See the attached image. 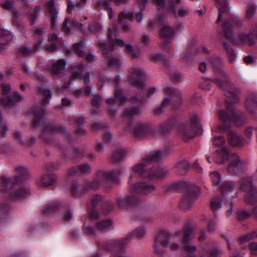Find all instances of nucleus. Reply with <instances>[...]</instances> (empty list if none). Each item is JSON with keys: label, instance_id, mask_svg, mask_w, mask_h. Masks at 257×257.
I'll use <instances>...</instances> for the list:
<instances>
[{"label": "nucleus", "instance_id": "20e7f679", "mask_svg": "<svg viewBox=\"0 0 257 257\" xmlns=\"http://www.w3.org/2000/svg\"><path fill=\"white\" fill-rule=\"evenodd\" d=\"M248 169L247 162L235 153L230 155L227 165V171L231 175H240L244 174Z\"/></svg>", "mask_w": 257, "mask_h": 257}, {"label": "nucleus", "instance_id": "ea45409f", "mask_svg": "<svg viewBox=\"0 0 257 257\" xmlns=\"http://www.w3.org/2000/svg\"><path fill=\"white\" fill-rule=\"evenodd\" d=\"M86 1V0H80L79 2L77 3L75 5L73 3L68 1L67 8V12L71 14L72 13V11L73 9L77 11L80 10L85 5Z\"/></svg>", "mask_w": 257, "mask_h": 257}, {"label": "nucleus", "instance_id": "2eb2a0df", "mask_svg": "<svg viewBox=\"0 0 257 257\" xmlns=\"http://www.w3.org/2000/svg\"><path fill=\"white\" fill-rule=\"evenodd\" d=\"M152 133L150 126L146 123H138L134 127V134L136 137L140 138L149 135Z\"/></svg>", "mask_w": 257, "mask_h": 257}, {"label": "nucleus", "instance_id": "f03ea898", "mask_svg": "<svg viewBox=\"0 0 257 257\" xmlns=\"http://www.w3.org/2000/svg\"><path fill=\"white\" fill-rule=\"evenodd\" d=\"M118 34L116 32H112L111 29H108L107 37L108 39V46L107 48L106 44L101 40H98L97 46L102 50V54L104 56V61L106 64L109 67H117L120 65V61L118 59L114 58L111 56H109V53L114 50L113 43L122 47H124L125 52L133 58H136L139 56L140 53L135 51L133 46L130 44H125L124 42L117 38Z\"/></svg>", "mask_w": 257, "mask_h": 257}, {"label": "nucleus", "instance_id": "052dcab7", "mask_svg": "<svg viewBox=\"0 0 257 257\" xmlns=\"http://www.w3.org/2000/svg\"><path fill=\"white\" fill-rule=\"evenodd\" d=\"M138 113V109L136 108L126 109L123 113L124 118H131Z\"/></svg>", "mask_w": 257, "mask_h": 257}, {"label": "nucleus", "instance_id": "58836bf2", "mask_svg": "<svg viewBox=\"0 0 257 257\" xmlns=\"http://www.w3.org/2000/svg\"><path fill=\"white\" fill-rule=\"evenodd\" d=\"M66 63L64 59L58 60L56 63H54L50 68V70L55 74H57L61 70L65 69Z\"/></svg>", "mask_w": 257, "mask_h": 257}, {"label": "nucleus", "instance_id": "aec40b11", "mask_svg": "<svg viewBox=\"0 0 257 257\" xmlns=\"http://www.w3.org/2000/svg\"><path fill=\"white\" fill-rule=\"evenodd\" d=\"M245 106L246 109L252 114L257 111V94L251 93L247 96Z\"/></svg>", "mask_w": 257, "mask_h": 257}, {"label": "nucleus", "instance_id": "a19ab883", "mask_svg": "<svg viewBox=\"0 0 257 257\" xmlns=\"http://www.w3.org/2000/svg\"><path fill=\"white\" fill-rule=\"evenodd\" d=\"M183 243L191 242V240L194 237V235L192 229L189 227L186 226L183 229Z\"/></svg>", "mask_w": 257, "mask_h": 257}, {"label": "nucleus", "instance_id": "39448f33", "mask_svg": "<svg viewBox=\"0 0 257 257\" xmlns=\"http://www.w3.org/2000/svg\"><path fill=\"white\" fill-rule=\"evenodd\" d=\"M165 94L168 96V97L165 98L161 105L159 108L155 110L156 114H159L164 109L168 106L170 104H172L174 106L179 105L182 102V99L180 93L179 91H176L172 87H167L165 89Z\"/></svg>", "mask_w": 257, "mask_h": 257}, {"label": "nucleus", "instance_id": "b1692460", "mask_svg": "<svg viewBox=\"0 0 257 257\" xmlns=\"http://www.w3.org/2000/svg\"><path fill=\"white\" fill-rule=\"evenodd\" d=\"M217 155L214 158V161L219 164H223L227 160H229L230 155L229 150L226 147L216 150Z\"/></svg>", "mask_w": 257, "mask_h": 257}, {"label": "nucleus", "instance_id": "c85d7f7f", "mask_svg": "<svg viewBox=\"0 0 257 257\" xmlns=\"http://www.w3.org/2000/svg\"><path fill=\"white\" fill-rule=\"evenodd\" d=\"M61 206L59 201H55L45 205L43 207V213L45 215H49L58 211Z\"/></svg>", "mask_w": 257, "mask_h": 257}, {"label": "nucleus", "instance_id": "c756f323", "mask_svg": "<svg viewBox=\"0 0 257 257\" xmlns=\"http://www.w3.org/2000/svg\"><path fill=\"white\" fill-rule=\"evenodd\" d=\"M236 188V184L232 181H225L219 187L220 192L224 196L233 192Z\"/></svg>", "mask_w": 257, "mask_h": 257}, {"label": "nucleus", "instance_id": "c9c22d12", "mask_svg": "<svg viewBox=\"0 0 257 257\" xmlns=\"http://www.w3.org/2000/svg\"><path fill=\"white\" fill-rule=\"evenodd\" d=\"M41 44L42 42L39 41L34 45V46L33 48H29L28 46H23L20 48L19 52L25 56H29L31 53H35L38 51L40 49Z\"/></svg>", "mask_w": 257, "mask_h": 257}, {"label": "nucleus", "instance_id": "4468645a", "mask_svg": "<svg viewBox=\"0 0 257 257\" xmlns=\"http://www.w3.org/2000/svg\"><path fill=\"white\" fill-rule=\"evenodd\" d=\"M239 189L247 194L256 186L253 184V179L249 176H245L240 179L238 181Z\"/></svg>", "mask_w": 257, "mask_h": 257}, {"label": "nucleus", "instance_id": "412c9836", "mask_svg": "<svg viewBox=\"0 0 257 257\" xmlns=\"http://www.w3.org/2000/svg\"><path fill=\"white\" fill-rule=\"evenodd\" d=\"M217 2V7L219 11V14L216 23L220 22L223 19L225 18L226 16H228L229 14L228 4L226 0L222 1L216 0Z\"/></svg>", "mask_w": 257, "mask_h": 257}, {"label": "nucleus", "instance_id": "f704fd0d", "mask_svg": "<svg viewBox=\"0 0 257 257\" xmlns=\"http://www.w3.org/2000/svg\"><path fill=\"white\" fill-rule=\"evenodd\" d=\"M69 25H72L75 28L81 29L83 27V25L80 24L77 21L72 20L71 22H70L69 19L66 18L62 24V28L63 31L68 34L70 33V30L71 29V27L68 26Z\"/></svg>", "mask_w": 257, "mask_h": 257}, {"label": "nucleus", "instance_id": "603ef678", "mask_svg": "<svg viewBox=\"0 0 257 257\" xmlns=\"http://www.w3.org/2000/svg\"><path fill=\"white\" fill-rule=\"evenodd\" d=\"M146 234V229L144 227H140L136 228L134 230L130 235L131 237H136L139 238H141Z\"/></svg>", "mask_w": 257, "mask_h": 257}, {"label": "nucleus", "instance_id": "393cba45", "mask_svg": "<svg viewBox=\"0 0 257 257\" xmlns=\"http://www.w3.org/2000/svg\"><path fill=\"white\" fill-rule=\"evenodd\" d=\"M127 101V99L122 93V90L120 88H117L114 92V98H109L107 100L108 104L118 103L121 105Z\"/></svg>", "mask_w": 257, "mask_h": 257}, {"label": "nucleus", "instance_id": "1a4fd4ad", "mask_svg": "<svg viewBox=\"0 0 257 257\" xmlns=\"http://www.w3.org/2000/svg\"><path fill=\"white\" fill-rule=\"evenodd\" d=\"M242 24V21L238 17H232L229 20L224 22L223 29L226 37L232 43L237 41L233 39L232 27L239 26Z\"/></svg>", "mask_w": 257, "mask_h": 257}, {"label": "nucleus", "instance_id": "680f3d73", "mask_svg": "<svg viewBox=\"0 0 257 257\" xmlns=\"http://www.w3.org/2000/svg\"><path fill=\"white\" fill-rule=\"evenodd\" d=\"M124 19L133 20L134 19V14L131 13H124L123 12L120 13L118 18V21L119 23H122Z\"/></svg>", "mask_w": 257, "mask_h": 257}, {"label": "nucleus", "instance_id": "de8ad7c7", "mask_svg": "<svg viewBox=\"0 0 257 257\" xmlns=\"http://www.w3.org/2000/svg\"><path fill=\"white\" fill-rule=\"evenodd\" d=\"M56 179L54 174L44 175L41 179V183L43 186H50L53 184Z\"/></svg>", "mask_w": 257, "mask_h": 257}, {"label": "nucleus", "instance_id": "13d9d810", "mask_svg": "<svg viewBox=\"0 0 257 257\" xmlns=\"http://www.w3.org/2000/svg\"><path fill=\"white\" fill-rule=\"evenodd\" d=\"M213 145L216 147H222L225 142V139L221 136L214 137L212 138Z\"/></svg>", "mask_w": 257, "mask_h": 257}, {"label": "nucleus", "instance_id": "a18cd8bd", "mask_svg": "<svg viewBox=\"0 0 257 257\" xmlns=\"http://www.w3.org/2000/svg\"><path fill=\"white\" fill-rule=\"evenodd\" d=\"M257 237V232L253 231L251 232L246 233L240 236L238 238V241L240 244H243L249 241L250 239H254Z\"/></svg>", "mask_w": 257, "mask_h": 257}, {"label": "nucleus", "instance_id": "dca6fc26", "mask_svg": "<svg viewBox=\"0 0 257 257\" xmlns=\"http://www.w3.org/2000/svg\"><path fill=\"white\" fill-rule=\"evenodd\" d=\"M19 177L15 176L12 178H7L5 177L2 178V182L0 184V191L6 192L11 190L18 182Z\"/></svg>", "mask_w": 257, "mask_h": 257}, {"label": "nucleus", "instance_id": "338daca9", "mask_svg": "<svg viewBox=\"0 0 257 257\" xmlns=\"http://www.w3.org/2000/svg\"><path fill=\"white\" fill-rule=\"evenodd\" d=\"M2 94L6 96L10 93L11 90V85L8 83H4L1 85Z\"/></svg>", "mask_w": 257, "mask_h": 257}, {"label": "nucleus", "instance_id": "ddd939ff", "mask_svg": "<svg viewBox=\"0 0 257 257\" xmlns=\"http://www.w3.org/2000/svg\"><path fill=\"white\" fill-rule=\"evenodd\" d=\"M12 40L13 36L9 31L0 29V53L7 48Z\"/></svg>", "mask_w": 257, "mask_h": 257}, {"label": "nucleus", "instance_id": "7c9ffc66", "mask_svg": "<svg viewBox=\"0 0 257 257\" xmlns=\"http://www.w3.org/2000/svg\"><path fill=\"white\" fill-rule=\"evenodd\" d=\"M65 133L66 128L64 126L50 123L45 127L43 135H45L46 133L53 135L58 133L65 134Z\"/></svg>", "mask_w": 257, "mask_h": 257}, {"label": "nucleus", "instance_id": "e433bc0d", "mask_svg": "<svg viewBox=\"0 0 257 257\" xmlns=\"http://www.w3.org/2000/svg\"><path fill=\"white\" fill-rule=\"evenodd\" d=\"M166 154L164 153H162L160 151H156L155 152H153L149 156L145 157L143 159V161L145 163L147 162H157L160 160L161 159H162L164 157L166 156Z\"/></svg>", "mask_w": 257, "mask_h": 257}, {"label": "nucleus", "instance_id": "69168bd1", "mask_svg": "<svg viewBox=\"0 0 257 257\" xmlns=\"http://www.w3.org/2000/svg\"><path fill=\"white\" fill-rule=\"evenodd\" d=\"M73 218V214L69 209H66L62 215V219L66 221H69Z\"/></svg>", "mask_w": 257, "mask_h": 257}, {"label": "nucleus", "instance_id": "4be33fe9", "mask_svg": "<svg viewBox=\"0 0 257 257\" xmlns=\"http://www.w3.org/2000/svg\"><path fill=\"white\" fill-rule=\"evenodd\" d=\"M55 3L54 0L48 1L46 7L50 13L52 27L55 28L57 22V18L58 12L55 7Z\"/></svg>", "mask_w": 257, "mask_h": 257}, {"label": "nucleus", "instance_id": "f257e3e1", "mask_svg": "<svg viewBox=\"0 0 257 257\" xmlns=\"http://www.w3.org/2000/svg\"><path fill=\"white\" fill-rule=\"evenodd\" d=\"M211 63L216 75L213 81L222 89L224 95L227 98L225 100V103L228 109V113L224 110H220L218 112V118L222 123L220 126L219 132H224L227 134V140L230 145L234 147L242 146L245 141V139L230 128L231 123L234 122L237 125L239 126L244 122V119L237 113L231 104L239 102L236 90L228 75L222 70L221 60L218 58H213Z\"/></svg>", "mask_w": 257, "mask_h": 257}, {"label": "nucleus", "instance_id": "473e14b6", "mask_svg": "<svg viewBox=\"0 0 257 257\" xmlns=\"http://www.w3.org/2000/svg\"><path fill=\"white\" fill-rule=\"evenodd\" d=\"M82 42L74 44L73 48L75 53L80 57H85L86 60H87L88 61H93L94 60V56L92 55L91 54H88L87 55H85V53L82 49Z\"/></svg>", "mask_w": 257, "mask_h": 257}, {"label": "nucleus", "instance_id": "3c124183", "mask_svg": "<svg viewBox=\"0 0 257 257\" xmlns=\"http://www.w3.org/2000/svg\"><path fill=\"white\" fill-rule=\"evenodd\" d=\"M211 207L214 212L221 207V200L219 197H214L211 201Z\"/></svg>", "mask_w": 257, "mask_h": 257}, {"label": "nucleus", "instance_id": "79ce46f5", "mask_svg": "<svg viewBox=\"0 0 257 257\" xmlns=\"http://www.w3.org/2000/svg\"><path fill=\"white\" fill-rule=\"evenodd\" d=\"M175 33V29L169 26L164 25L161 29L160 35L162 38H169L173 36Z\"/></svg>", "mask_w": 257, "mask_h": 257}, {"label": "nucleus", "instance_id": "423d86ee", "mask_svg": "<svg viewBox=\"0 0 257 257\" xmlns=\"http://www.w3.org/2000/svg\"><path fill=\"white\" fill-rule=\"evenodd\" d=\"M128 72V80L131 84L138 89H143L144 88L143 78L147 76L144 70L140 67H133L130 69Z\"/></svg>", "mask_w": 257, "mask_h": 257}, {"label": "nucleus", "instance_id": "6ab92c4d", "mask_svg": "<svg viewBox=\"0 0 257 257\" xmlns=\"http://www.w3.org/2000/svg\"><path fill=\"white\" fill-rule=\"evenodd\" d=\"M166 237V232L162 231L160 232L156 236V240L153 244L154 250L156 253L159 255L162 254L164 252V249L161 246L162 240Z\"/></svg>", "mask_w": 257, "mask_h": 257}, {"label": "nucleus", "instance_id": "2f4dec72", "mask_svg": "<svg viewBox=\"0 0 257 257\" xmlns=\"http://www.w3.org/2000/svg\"><path fill=\"white\" fill-rule=\"evenodd\" d=\"M243 200L247 205L257 204V186L244 195Z\"/></svg>", "mask_w": 257, "mask_h": 257}, {"label": "nucleus", "instance_id": "cd10ccee", "mask_svg": "<svg viewBox=\"0 0 257 257\" xmlns=\"http://www.w3.org/2000/svg\"><path fill=\"white\" fill-rule=\"evenodd\" d=\"M46 110L44 106L36 107L33 109L34 114V126H39L42 123L43 115Z\"/></svg>", "mask_w": 257, "mask_h": 257}, {"label": "nucleus", "instance_id": "72a5a7b5", "mask_svg": "<svg viewBox=\"0 0 257 257\" xmlns=\"http://www.w3.org/2000/svg\"><path fill=\"white\" fill-rule=\"evenodd\" d=\"M91 167L87 163H84L77 167H73L69 170V175H73L76 173L86 174L90 171Z\"/></svg>", "mask_w": 257, "mask_h": 257}, {"label": "nucleus", "instance_id": "774afa93", "mask_svg": "<svg viewBox=\"0 0 257 257\" xmlns=\"http://www.w3.org/2000/svg\"><path fill=\"white\" fill-rule=\"evenodd\" d=\"M250 253L253 255H257V242H252L249 243L248 246Z\"/></svg>", "mask_w": 257, "mask_h": 257}, {"label": "nucleus", "instance_id": "bb28decb", "mask_svg": "<svg viewBox=\"0 0 257 257\" xmlns=\"http://www.w3.org/2000/svg\"><path fill=\"white\" fill-rule=\"evenodd\" d=\"M201 132L193 126H185L181 130V135L183 139L185 141L193 138L196 135L200 134Z\"/></svg>", "mask_w": 257, "mask_h": 257}, {"label": "nucleus", "instance_id": "9b49d317", "mask_svg": "<svg viewBox=\"0 0 257 257\" xmlns=\"http://www.w3.org/2000/svg\"><path fill=\"white\" fill-rule=\"evenodd\" d=\"M197 199L194 189L191 188L185 193L184 196L180 203V207L184 211L190 209L192 204Z\"/></svg>", "mask_w": 257, "mask_h": 257}, {"label": "nucleus", "instance_id": "7ed1b4c3", "mask_svg": "<svg viewBox=\"0 0 257 257\" xmlns=\"http://www.w3.org/2000/svg\"><path fill=\"white\" fill-rule=\"evenodd\" d=\"M156 190V187L146 182H140L136 184L132 188L131 192L124 198L117 200V204L120 208L128 210L130 207H137L140 204L139 197L134 194L141 195H147Z\"/></svg>", "mask_w": 257, "mask_h": 257}, {"label": "nucleus", "instance_id": "37998d69", "mask_svg": "<svg viewBox=\"0 0 257 257\" xmlns=\"http://www.w3.org/2000/svg\"><path fill=\"white\" fill-rule=\"evenodd\" d=\"M38 93L39 96H44L42 100L44 104L49 102V99L52 96L51 92L48 89H45L43 86L39 89Z\"/></svg>", "mask_w": 257, "mask_h": 257}, {"label": "nucleus", "instance_id": "9d476101", "mask_svg": "<svg viewBox=\"0 0 257 257\" xmlns=\"http://www.w3.org/2000/svg\"><path fill=\"white\" fill-rule=\"evenodd\" d=\"M181 235V232L180 231L169 235L166 232V237L162 240V246L169 248L171 251L178 250L181 247V245L176 241L175 239L177 236L180 237Z\"/></svg>", "mask_w": 257, "mask_h": 257}, {"label": "nucleus", "instance_id": "6e6d98bb", "mask_svg": "<svg viewBox=\"0 0 257 257\" xmlns=\"http://www.w3.org/2000/svg\"><path fill=\"white\" fill-rule=\"evenodd\" d=\"M88 30L90 33H96L101 30V26L97 22H92L89 24Z\"/></svg>", "mask_w": 257, "mask_h": 257}, {"label": "nucleus", "instance_id": "5701e85b", "mask_svg": "<svg viewBox=\"0 0 257 257\" xmlns=\"http://www.w3.org/2000/svg\"><path fill=\"white\" fill-rule=\"evenodd\" d=\"M30 194L29 189L23 186H21L13 191L10 195L12 199H24Z\"/></svg>", "mask_w": 257, "mask_h": 257}, {"label": "nucleus", "instance_id": "f3484780", "mask_svg": "<svg viewBox=\"0 0 257 257\" xmlns=\"http://www.w3.org/2000/svg\"><path fill=\"white\" fill-rule=\"evenodd\" d=\"M169 174V171L167 168H156L150 171L149 177L151 179H164Z\"/></svg>", "mask_w": 257, "mask_h": 257}, {"label": "nucleus", "instance_id": "09e8293b", "mask_svg": "<svg viewBox=\"0 0 257 257\" xmlns=\"http://www.w3.org/2000/svg\"><path fill=\"white\" fill-rule=\"evenodd\" d=\"M126 152L124 150L119 149L113 153L111 156V161L113 162H117L122 160L125 156Z\"/></svg>", "mask_w": 257, "mask_h": 257}, {"label": "nucleus", "instance_id": "c03bdc74", "mask_svg": "<svg viewBox=\"0 0 257 257\" xmlns=\"http://www.w3.org/2000/svg\"><path fill=\"white\" fill-rule=\"evenodd\" d=\"M189 168V163L187 161L183 160L178 163L175 168L176 172L180 175L184 174Z\"/></svg>", "mask_w": 257, "mask_h": 257}, {"label": "nucleus", "instance_id": "0e129e2a", "mask_svg": "<svg viewBox=\"0 0 257 257\" xmlns=\"http://www.w3.org/2000/svg\"><path fill=\"white\" fill-rule=\"evenodd\" d=\"M255 10V6L252 4H248L246 8V17L250 19L252 18L254 14Z\"/></svg>", "mask_w": 257, "mask_h": 257}, {"label": "nucleus", "instance_id": "864d4df0", "mask_svg": "<svg viewBox=\"0 0 257 257\" xmlns=\"http://www.w3.org/2000/svg\"><path fill=\"white\" fill-rule=\"evenodd\" d=\"M210 176L214 185H218L220 183L221 177L218 172L214 171L210 173Z\"/></svg>", "mask_w": 257, "mask_h": 257}, {"label": "nucleus", "instance_id": "4c0bfd02", "mask_svg": "<svg viewBox=\"0 0 257 257\" xmlns=\"http://www.w3.org/2000/svg\"><path fill=\"white\" fill-rule=\"evenodd\" d=\"M145 168L144 163H139L132 168V171L135 174L141 175L143 177H149L150 171L148 172Z\"/></svg>", "mask_w": 257, "mask_h": 257}, {"label": "nucleus", "instance_id": "a878e982", "mask_svg": "<svg viewBox=\"0 0 257 257\" xmlns=\"http://www.w3.org/2000/svg\"><path fill=\"white\" fill-rule=\"evenodd\" d=\"M168 8L173 12L174 16L179 17H185L189 15V11L188 8L181 7L179 8L178 11L175 9L174 0H168Z\"/></svg>", "mask_w": 257, "mask_h": 257}, {"label": "nucleus", "instance_id": "6e6552de", "mask_svg": "<svg viewBox=\"0 0 257 257\" xmlns=\"http://www.w3.org/2000/svg\"><path fill=\"white\" fill-rule=\"evenodd\" d=\"M128 242V237L119 239L109 240L105 243V248L107 250L114 252L115 256L123 252L125 246Z\"/></svg>", "mask_w": 257, "mask_h": 257}, {"label": "nucleus", "instance_id": "5fc2aeb1", "mask_svg": "<svg viewBox=\"0 0 257 257\" xmlns=\"http://www.w3.org/2000/svg\"><path fill=\"white\" fill-rule=\"evenodd\" d=\"M102 198L101 196L99 195H96L92 197L91 199V205L93 208H95V207L100 205L103 206L104 204L102 202Z\"/></svg>", "mask_w": 257, "mask_h": 257}, {"label": "nucleus", "instance_id": "4d7b16f0", "mask_svg": "<svg viewBox=\"0 0 257 257\" xmlns=\"http://www.w3.org/2000/svg\"><path fill=\"white\" fill-rule=\"evenodd\" d=\"M41 10V8L40 6H37L35 9L30 12L29 14V19L32 23L33 24L35 22V20L37 18L38 13Z\"/></svg>", "mask_w": 257, "mask_h": 257}, {"label": "nucleus", "instance_id": "e2e57ef3", "mask_svg": "<svg viewBox=\"0 0 257 257\" xmlns=\"http://www.w3.org/2000/svg\"><path fill=\"white\" fill-rule=\"evenodd\" d=\"M184 250L189 253H193L196 251V247L191 242L183 243Z\"/></svg>", "mask_w": 257, "mask_h": 257}, {"label": "nucleus", "instance_id": "f8f14e48", "mask_svg": "<svg viewBox=\"0 0 257 257\" xmlns=\"http://www.w3.org/2000/svg\"><path fill=\"white\" fill-rule=\"evenodd\" d=\"M112 174V173L107 175L105 174V171H100L98 172L94 180L88 184L89 187H87L86 189H88L89 188L96 189L100 185L103 184L106 179L109 180H114L115 178H113L111 176Z\"/></svg>", "mask_w": 257, "mask_h": 257}, {"label": "nucleus", "instance_id": "49530a36", "mask_svg": "<svg viewBox=\"0 0 257 257\" xmlns=\"http://www.w3.org/2000/svg\"><path fill=\"white\" fill-rule=\"evenodd\" d=\"M112 222L110 220H106L99 221L96 223L97 229L102 232H105L111 228Z\"/></svg>", "mask_w": 257, "mask_h": 257}, {"label": "nucleus", "instance_id": "bf43d9fd", "mask_svg": "<svg viewBox=\"0 0 257 257\" xmlns=\"http://www.w3.org/2000/svg\"><path fill=\"white\" fill-rule=\"evenodd\" d=\"M83 120L82 118H79L75 122V132L77 134H84V131L83 130Z\"/></svg>", "mask_w": 257, "mask_h": 257}, {"label": "nucleus", "instance_id": "a211bd4d", "mask_svg": "<svg viewBox=\"0 0 257 257\" xmlns=\"http://www.w3.org/2000/svg\"><path fill=\"white\" fill-rule=\"evenodd\" d=\"M22 100H23V97L18 92H16L13 97L7 96L5 98H0V102L2 104L6 106H13L15 102H18Z\"/></svg>", "mask_w": 257, "mask_h": 257}, {"label": "nucleus", "instance_id": "0eeeda50", "mask_svg": "<svg viewBox=\"0 0 257 257\" xmlns=\"http://www.w3.org/2000/svg\"><path fill=\"white\" fill-rule=\"evenodd\" d=\"M85 67L84 65L80 62L77 65L71 67V76L69 81V84L65 85L63 87L65 88H67L70 83V80L83 79L84 84L87 85L90 83V74L89 72H85L82 76V69Z\"/></svg>", "mask_w": 257, "mask_h": 257}, {"label": "nucleus", "instance_id": "8fccbe9b", "mask_svg": "<svg viewBox=\"0 0 257 257\" xmlns=\"http://www.w3.org/2000/svg\"><path fill=\"white\" fill-rule=\"evenodd\" d=\"M252 213L248 209H241L237 213V218L239 220H244L251 216Z\"/></svg>", "mask_w": 257, "mask_h": 257}]
</instances>
